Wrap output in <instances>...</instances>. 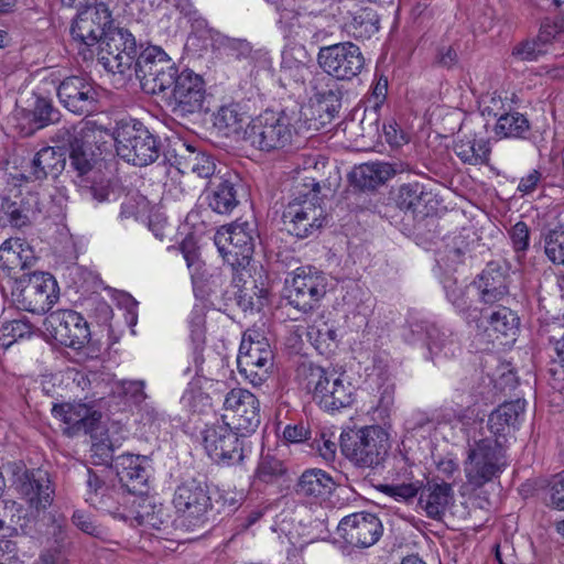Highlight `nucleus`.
I'll return each mask as SVG.
<instances>
[{
    "label": "nucleus",
    "instance_id": "obj_1",
    "mask_svg": "<svg viewBox=\"0 0 564 564\" xmlns=\"http://www.w3.org/2000/svg\"><path fill=\"white\" fill-rule=\"evenodd\" d=\"M94 130L84 126H64L59 128L52 140L68 148L69 171L73 173L74 182L85 197L97 203L110 202L118 195V189L109 178L96 167L99 153L98 148L93 144Z\"/></svg>",
    "mask_w": 564,
    "mask_h": 564
},
{
    "label": "nucleus",
    "instance_id": "obj_2",
    "mask_svg": "<svg viewBox=\"0 0 564 564\" xmlns=\"http://www.w3.org/2000/svg\"><path fill=\"white\" fill-rule=\"evenodd\" d=\"M296 375L302 387L312 393L313 400L325 411H336L352 403V386L345 382L335 370L303 361Z\"/></svg>",
    "mask_w": 564,
    "mask_h": 564
},
{
    "label": "nucleus",
    "instance_id": "obj_3",
    "mask_svg": "<svg viewBox=\"0 0 564 564\" xmlns=\"http://www.w3.org/2000/svg\"><path fill=\"white\" fill-rule=\"evenodd\" d=\"M2 292L21 311L45 314L58 301L59 289L55 278L47 272L22 274L9 279Z\"/></svg>",
    "mask_w": 564,
    "mask_h": 564
},
{
    "label": "nucleus",
    "instance_id": "obj_4",
    "mask_svg": "<svg viewBox=\"0 0 564 564\" xmlns=\"http://www.w3.org/2000/svg\"><path fill=\"white\" fill-rule=\"evenodd\" d=\"M112 137L117 154L135 166L154 163L161 155L162 141L140 120L121 119L113 128Z\"/></svg>",
    "mask_w": 564,
    "mask_h": 564
},
{
    "label": "nucleus",
    "instance_id": "obj_5",
    "mask_svg": "<svg viewBox=\"0 0 564 564\" xmlns=\"http://www.w3.org/2000/svg\"><path fill=\"white\" fill-rule=\"evenodd\" d=\"M303 187L304 189L299 191V196L291 200L282 213L283 229L299 239L315 235L325 221V212L317 204L319 183L314 178H305Z\"/></svg>",
    "mask_w": 564,
    "mask_h": 564
},
{
    "label": "nucleus",
    "instance_id": "obj_6",
    "mask_svg": "<svg viewBox=\"0 0 564 564\" xmlns=\"http://www.w3.org/2000/svg\"><path fill=\"white\" fill-rule=\"evenodd\" d=\"M340 446L349 460L364 468L382 464L390 448L388 434L377 425L341 433Z\"/></svg>",
    "mask_w": 564,
    "mask_h": 564
},
{
    "label": "nucleus",
    "instance_id": "obj_7",
    "mask_svg": "<svg viewBox=\"0 0 564 564\" xmlns=\"http://www.w3.org/2000/svg\"><path fill=\"white\" fill-rule=\"evenodd\" d=\"M294 133L292 120L284 111L267 110L247 124L245 141L260 151L271 152L289 147Z\"/></svg>",
    "mask_w": 564,
    "mask_h": 564
},
{
    "label": "nucleus",
    "instance_id": "obj_8",
    "mask_svg": "<svg viewBox=\"0 0 564 564\" xmlns=\"http://www.w3.org/2000/svg\"><path fill=\"white\" fill-rule=\"evenodd\" d=\"M172 503L180 516V525L187 531L205 528L212 499L205 482L195 478L182 481L174 490Z\"/></svg>",
    "mask_w": 564,
    "mask_h": 564
},
{
    "label": "nucleus",
    "instance_id": "obj_9",
    "mask_svg": "<svg viewBox=\"0 0 564 564\" xmlns=\"http://www.w3.org/2000/svg\"><path fill=\"white\" fill-rule=\"evenodd\" d=\"M13 488L25 503L28 518L32 521L53 503L55 485L51 474L42 468L21 469L14 473Z\"/></svg>",
    "mask_w": 564,
    "mask_h": 564
},
{
    "label": "nucleus",
    "instance_id": "obj_10",
    "mask_svg": "<svg viewBox=\"0 0 564 564\" xmlns=\"http://www.w3.org/2000/svg\"><path fill=\"white\" fill-rule=\"evenodd\" d=\"M503 458V441L486 437L475 442L464 468L468 485L477 489L492 480L506 465Z\"/></svg>",
    "mask_w": 564,
    "mask_h": 564
},
{
    "label": "nucleus",
    "instance_id": "obj_11",
    "mask_svg": "<svg viewBox=\"0 0 564 564\" xmlns=\"http://www.w3.org/2000/svg\"><path fill=\"white\" fill-rule=\"evenodd\" d=\"M109 7L102 1L88 6L79 12L70 26L73 40L79 45L78 54L83 59H91L95 52L93 46L98 44L112 24Z\"/></svg>",
    "mask_w": 564,
    "mask_h": 564
},
{
    "label": "nucleus",
    "instance_id": "obj_12",
    "mask_svg": "<svg viewBox=\"0 0 564 564\" xmlns=\"http://www.w3.org/2000/svg\"><path fill=\"white\" fill-rule=\"evenodd\" d=\"M225 420L207 424L203 431V445L208 456L218 464L236 465L246 453V436Z\"/></svg>",
    "mask_w": 564,
    "mask_h": 564
},
{
    "label": "nucleus",
    "instance_id": "obj_13",
    "mask_svg": "<svg viewBox=\"0 0 564 564\" xmlns=\"http://www.w3.org/2000/svg\"><path fill=\"white\" fill-rule=\"evenodd\" d=\"M285 284L289 305L302 314L315 311L327 291L326 278L312 267L297 268Z\"/></svg>",
    "mask_w": 564,
    "mask_h": 564
},
{
    "label": "nucleus",
    "instance_id": "obj_14",
    "mask_svg": "<svg viewBox=\"0 0 564 564\" xmlns=\"http://www.w3.org/2000/svg\"><path fill=\"white\" fill-rule=\"evenodd\" d=\"M98 44V62L107 72L123 75L131 69L138 46L128 29L111 24Z\"/></svg>",
    "mask_w": 564,
    "mask_h": 564
},
{
    "label": "nucleus",
    "instance_id": "obj_15",
    "mask_svg": "<svg viewBox=\"0 0 564 564\" xmlns=\"http://www.w3.org/2000/svg\"><path fill=\"white\" fill-rule=\"evenodd\" d=\"M317 63L327 75L337 80H351L358 76L364 66L365 57L356 44L343 42L319 48Z\"/></svg>",
    "mask_w": 564,
    "mask_h": 564
},
{
    "label": "nucleus",
    "instance_id": "obj_16",
    "mask_svg": "<svg viewBox=\"0 0 564 564\" xmlns=\"http://www.w3.org/2000/svg\"><path fill=\"white\" fill-rule=\"evenodd\" d=\"M206 89L204 79L191 69H183L172 87L166 105L176 118H187L203 109Z\"/></svg>",
    "mask_w": 564,
    "mask_h": 564
},
{
    "label": "nucleus",
    "instance_id": "obj_17",
    "mask_svg": "<svg viewBox=\"0 0 564 564\" xmlns=\"http://www.w3.org/2000/svg\"><path fill=\"white\" fill-rule=\"evenodd\" d=\"M247 223L221 228L215 235V245L224 260L235 270L245 269L253 254L254 243Z\"/></svg>",
    "mask_w": 564,
    "mask_h": 564
},
{
    "label": "nucleus",
    "instance_id": "obj_18",
    "mask_svg": "<svg viewBox=\"0 0 564 564\" xmlns=\"http://www.w3.org/2000/svg\"><path fill=\"white\" fill-rule=\"evenodd\" d=\"M223 420H229L236 431L242 435L254 433L261 422L260 402L247 389H231L224 401Z\"/></svg>",
    "mask_w": 564,
    "mask_h": 564
},
{
    "label": "nucleus",
    "instance_id": "obj_19",
    "mask_svg": "<svg viewBox=\"0 0 564 564\" xmlns=\"http://www.w3.org/2000/svg\"><path fill=\"white\" fill-rule=\"evenodd\" d=\"M44 325L57 343L72 349H82L90 338L87 322L73 310H57L50 313Z\"/></svg>",
    "mask_w": 564,
    "mask_h": 564
},
{
    "label": "nucleus",
    "instance_id": "obj_20",
    "mask_svg": "<svg viewBox=\"0 0 564 564\" xmlns=\"http://www.w3.org/2000/svg\"><path fill=\"white\" fill-rule=\"evenodd\" d=\"M61 104L75 115H89L97 110L99 93L90 78L68 76L57 87Z\"/></svg>",
    "mask_w": 564,
    "mask_h": 564
},
{
    "label": "nucleus",
    "instance_id": "obj_21",
    "mask_svg": "<svg viewBox=\"0 0 564 564\" xmlns=\"http://www.w3.org/2000/svg\"><path fill=\"white\" fill-rule=\"evenodd\" d=\"M337 533L352 546L369 547L380 539L382 524L373 513L356 512L339 521Z\"/></svg>",
    "mask_w": 564,
    "mask_h": 564
},
{
    "label": "nucleus",
    "instance_id": "obj_22",
    "mask_svg": "<svg viewBox=\"0 0 564 564\" xmlns=\"http://www.w3.org/2000/svg\"><path fill=\"white\" fill-rule=\"evenodd\" d=\"M120 485L128 494L143 496L149 490L150 460L147 456L122 454L115 458Z\"/></svg>",
    "mask_w": 564,
    "mask_h": 564
},
{
    "label": "nucleus",
    "instance_id": "obj_23",
    "mask_svg": "<svg viewBox=\"0 0 564 564\" xmlns=\"http://www.w3.org/2000/svg\"><path fill=\"white\" fill-rule=\"evenodd\" d=\"M411 336L406 339L414 344L421 339L426 340L427 348L432 355L454 357L460 350L456 336L447 330L441 329L435 324L422 321L410 325Z\"/></svg>",
    "mask_w": 564,
    "mask_h": 564
},
{
    "label": "nucleus",
    "instance_id": "obj_24",
    "mask_svg": "<svg viewBox=\"0 0 564 564\" xmlns=\"http://www.w3.org/2000/svg\"><path fill=\"white\" fill-rule=\"evenodd\" d=\"M52 413L67 425L66 432L69 435L83 432L95 437L94 431L99 425L101 419V414L98 411L84 403L54 404Z\"/></svg>",
    "mask_w": 564,
    "mask_h": 564
},
{
    "label": "nucleus",
    "instance_id": "obj_25",
    "mask_svg": "<svg viewBox=\"0 0 564 564\" xmlns=\"http://www.w3.org/2000/svg\"><path fill=\"white\" fill-rule=\"evenodd\" d=\"M473 282L479 301L486 305L492 306L509 295L508 275L494 263L488 264Z\"/></svg>",
    "mask_w": 564,
    "mask_h": 564
},
{
    "label": "nucleus",
    "instance_id": "obj_26",
    "mask_svg": "<svg viewBox=\"0 0 564 564\" xmlns=\"http://www.w3.org/2000/svg\"><path fill=\"white\" fill-rule=\"evenodd\" d=\"M525 404V400L517 399L502 403L490 413L488 427L496 438L505 442L511 432L520 427L524 421Z\"/></svg>",
    "mask_w": 564,
    "mask_h": 564
},
{
    "label": "nucleus",
    "instance_id": "obj_27",
    "mask_svg": "<svg viewBox=\"0 0 564 564\" xmlns=\"http://www.w3.org/2000/svg\"><path fill=\"white\" fill-rule=\"evenodd\" d=\"M273 352L268 339L257 329H247L243 333L237 358L238 368H251L253 365L272 364Z\"/></svg>",
    "mask_w": 564,
    "mask_h": 564
},
{
    "label": "nucleus",
    "instance_id": "obj_28",
    "mask_svg": "<svg viewBox=\"0 0 564 564\" xmlns=\"http://www.w3.org/2000/svg\"><path fill=\"white\" fill-rule=\"evenodd\" d=\"M444 291L448 302L468 324L479 321L482 312L474 306V297L477 295L474 282L463 284L458 283L456 279L446 278Z\"/></svg>",
    "mask_w": 564,
    "mask_h": 564
},
{
    "label": "nucleus",
    "instance_id": "obj_29",
    "mask_svg": "<svg viewBox=\"0 0 564 564\" xmlns=\"http://www.w3.org/2000/svg\"><path fill=\"white\" fill-rule=\"evenodd\" d=\"M205 198L213 212L230 214L239 204L237 183L224 176H214L205 189Z\"/></svg>",
    "mask_w": 564,
    "mask_h": 564
},
{
    "label": "nucleus",
    "instance_id": "obj_30",
    "mask_svg": "<svg viewBox=\"0 0 564 564\" xmlns=\"http://www.w3.org/2000/svg\"><path fill=\"white\" fill-rule=\"evenodd\" d=\"M454 499L452 485L435 480L427 481L421 487L419 496V506L432 519H441L447 507Z\"/></svg>",
    "mask_w": 564,
    "mask_h": 564
},
{
    "label": "nucleus",
    "instance_id": "obj_31",
    "mask_svg": "<svg viewBox=\"0 0 564 564\" xmlns=\"http://www.w3.org/2000/svg\"><path fill=\"white\" fill-rule=\"evenodd\" d=\"M395 166L388 162H368L360 164L350 173L351 184L362 191H372L397 174Z\"/></svg>",
    "mask_w": 564,
    "mask_h": 564
},
{
    "label": "nucleus",
    "instance_id": "obj_32",
    "mask_svg": "<svg viewBox=\"0 0 564 564\" xmlns=\"http://www.w3.org/2000/svg\"><path fill=\"white\" fill-rule=\"evenodd\" d=\"M58 147L42 148L34 155L31 164V175L36 181H43L47 177L56 178L66 166L65 152Z\"/></svg>",
    "mask_w": 564,
    "mask_h": 564
},
{
    "label": "nucleus",
    "instance_id": "obj_33",
    "mask_svg": "<svg viewBox=\"0 0 564 564\" xmlns=\"http://www.w3.org/2000/svg\"><path fill=\"white\" fill-rule=\"evenodd\" d=\"M310 87L318 107L327 113L329 119L334 118L341 107V91L334 78L316 74L310 82Z\"/></svg>",
    "mask_w": 564,
    "mask_h": 564
},
{
    "label": "nucleus",
    "instance_id": "obj_34",
    "mask_svg": "<svg viewBox=\"0 0 564 564\" xmlns=\"http://www.w3.org/2000/svg\"><path fill=\"white\" fill-rule=\"evenodd\" d=\"M454 152L465 164H486L490 155L489 141L485 138H478L476 133H465L458 135L455 141Z\"/></svg>",
    "mask_w": 564,
    "mask_h": 564
},
{
    "label": "nucleus",
    "instance_id": "obj_35",
    "mask_svg": "<svg viewBox=\"0 0 564 564\" xmlns=\"http://www.w3.org/2000/svg\"><path fill=\"white\" fill-rule=\"evenodd\" d=\"M335 488V481L329 474L323 469H306L300 476L295 492L306 498H325L332 494Z\"/></svg>",
    "mask_w": 564,
    "mask_h": 564
},
{
    "label": "nucleus",
    "instance_id": "obj_36",
    "mask_svg": "<svg viewBox=\"0 0 564 564\" xmlns=\"http://www.w3.org/2000/svg\"><path fill=\"white\" fill-rule=\"evenodd\" d=\"M130 495L121 485H115L106 495L94 500V507L111 514L113 518L127 521L133 516V505L135 500L130 501Z\"/></svg>",
    "mask_w": 564,
    "mask_h": 564
},
{
    "label": "nucleus",
    "instance_id": "obj_37",
    "mask_svg": "<svg viewBox=\"0 0 564 564\" xmlns=\"http://www.w3.org/2000/svg\"><path fill=\"white\" fill-rule=\"evenodd\" d=\"M184 151L178 154V170L182 173H194L203 178H213L216 164L214 159L204 152L197 151L194 147L182 144Z\"/></svg>",
    "mask_w": 564,
    "mask_h": 564
},
{
    "label": "nucleus",
    "instance_id": "obj_38",
    "mask_svg": "<svg viewBox=\"0 0 564 564\" xmlns=\"http://www.w3.org/2000/svg\"><path fill=\"white\" fill-rule=\"evenodd\" d=\"M248 116L238 104L221 106L214 117V126L226 137H236L245 140V124Z\"/></svg>",
    "mask_w": 564,
    "mask_h": 564
},
{
    "label": "nucleus",
    "instance_id": "obj_39",
    "mask_svg": "<svg viewBox=\"0 0 564 564\" xmlns=\"http://www.w3.org/2000/svg\"><path fill=\"white\" fill-rule=\"evenodd\" d=\"M489 329L507 338H513L520 325L519 316L516 312L505 305L495 306L490 312L482 310ZM499 336H497L498 338Z\"/></svg>",
    "mask_w": 564,
    "mask_h": 564
},
{
    "label": "nucleus",
    "instance_id": "obj_40",
    "mask_svg": "<svg viewBox=\"0 0 564 564\" xmlns=\"http://www.w3.org/2000/svg\"><path fill=\"white\" fill-rule=\"evenodd\" d=\"M392 200L395 206L415 217L424 206V197L427 195L425 187L419 182L405 183L392 192Z\"/></svg>",
    "mask_w": 564,
    "mask_h": 564
},
{
    "label": "nucleus",
    "instance_id": "obj_41",
    "mask_svg": "<svg viewBox=\"0 0 564 564\" xmlns=\"http://www.w3.org/2000/svg\"><path fill=\"white\" fill-rule=\"evenodd\" d=\"M171 61L161 47L151 45L143 48L140 54L137 53L132 66H134V74L141 84Z\"/></svg>",
    "mask_w": 564,
    "mask_h": 564
},
{
    "label": "nucleus",
    "instance_id": "obj_42",
    "mask_svg": "<svg viewBox=\"0 0 564 564\" xmlns=\"http://www.w3.org/2000/svg\"><path fill=\"white\" fill-rule=\"evenodd\" d=\"M531 124L528 118L511 109L496 121L494 133L498 139H528Z\"/></svg>",
    "mask_w": 564,
    "mask_h": 564
},
{
    "label": "nucleus",
    "instance_id": "obj_43",
    "mask_svg": "<svg viewBox=\"0 0 564 564\" xmlns=\"http://www.w3.org/2000/svg\"><path fill=\"white\" fill-rule=\"evenodd\" d=\"M31 250L21 238H9L0 246V268L2 270L24 269L30 265Z\"/></svg>",
    "mask_w": 564,
    "mask_h": 564
},
{
    "label": "nucleus",
    "instance_id": "obj_44",
    "mask_svg": "<svg viewBox=\"0 0 564 564\" xmlns=\"http://www.w3.org/2000/svg\"><path fill=\"white\" fill-rule=\"evenodd\" d=\"M31 520L21 503L0 498V533L11 536L17 533L18 527L25 528Z\"/></svg>",
    "mask_w": 564,
    "mask_h": 564
},
{
    "label": "nucleus",
    "instance_id": "obj_45",
    "mask_svg": "<svg viewBox=\"0 0 564 564\" xmlns=\"http://www.w3.org/2000/svg\"><path fill=\"white\" fill-rule=\"evenodd\" d=\"M132 517L139 524L156 530L165 528L170 521V514L163 505H156L151 499H142L139 509L133 510Z\"/></svg>",
    "mask_w": 564,
    "mask_h": 564
},
{
    "label": "nucleus",
    "instance_id": "obj_46",
    "mask_svg": "<svg viewBox=\"0 0 564 564\" xmlns=\"http://www.w3.org/2000/svg\"><path fill=\"white\" fill-rule=\"evenodd\" d=\"M180 73L181 72H178L175 63L171 61L164 67H161L155 74L145 78V80L140 84L141 88L144 93L151 95L165 94L167 90L171 91L180 76Z\"/></svg>",
    "mask_w": 564,
    "mask_h": 564
},
{
    "label": "nucleus",
    "instance_id": "obj_47",
    "mask_svg": "<svg viewBox=\"0 0 564 564\" xmlns=\"http://www.w3.org/2000/svg\"><path fill=\"white\" fill-rule=\"evenodd\" d=\"M307 337L322 355L330 352L338 343L336 327L327 322H319L310 326Z\"/></svg>",
    "mask_w": 564,
    "mask_h": 564
},
{
    "label": "nucleus",
    "instance_id": "obj_48",
    "mask_svg": "<svg viewBox=\"0 0 564 564\" xmlns=\"http://www.w3.org/2000/svg\"><path fill=\"white\" fill-rule=\"evenodd\" d=\"M214 42L218 48L224 50L229 56H232L236 59H253V53L256 51L250 42L245 39L218 35L215 37Z\"/></svg>",
    "mask_w": 564,
    "mask_h": 564
},
{
    "label": "nucleus",
    "instance_id": "obj_49",
    "mask_svg": "<svg viewBox=\"0 0 564 564\" xmlns=\"http://www.w3.org/2000/svg\"><path fill=\"white\" fill-rule=\"evenodd\" d=\"M544 252L554 264H564V226L549 229L543 235Z\"/></svg>",
    "mask_w": 564,
    "mask_h": 564
},
{
    "label": "nucleus",
    "instance_id": "obj_50",
    "mask_svg": "<svg viewBox=\"0 0 564 564\" xmlns=\"http://www.w3.org/2000/svg\"><path fill=\"white\" fill-rule=\"evenodd\" d=\"M86 474V501L94 507V500L102 497L111 488L107 477L104 474H99L97 470L91 468L85 469Z\"/></svg>",
    "mask_w": 564,
    "mask_h": 564
},
{
    "label": "nucleus",
    "instance_id": "obj_51",
    "mask_svg": "<svg viewBox=\"0 0 564 564\" xmlns=\"http://www.w3.org/2000/svg\"><path fill=\"white\" fill-rule=\"evenodd\" d=\"M285 473L282 460L265 454L261 455L260 462L256 470V477L262 482L270 484L275 481Z\"/></svg>",
    "mask_w": 564,
    "mask_h": 564
},
{
    "label": "nucleus",
    "instance_id": "obj_52",
    "mask_svg": "<svg viewBox=\"0 0 564 564\" xmlns=\"http://www.w3.org/2000/svg\"><path fill=\"white\" fill-rule=\"evenodd\" d=\"M32 113L39 128L55 123L61 117V112L53 106L52 101L42 97L36 98Z\"/></svg>",
    "mask_w": 564,
    "mask_h": 564
},
{
    "label": "nucleus",
    "instance_id": "obj_53",
    "mask_svg": "<svg viewBox=\"0 0 564 564\" xmlns=\"http://www.w3.org/2000/svg\"><path fill=\"white\" fill-rule=\"evenodd\" d=\"M1 319V333L3 337H9L11 340L9 341V345L13 341L18 340L19 338H23L26 335H31L32 333V325L26 318H15V319H8L3 316V313L0 316Z\"/></svg>",
    "mask_w": 564,
    "mask_h": 564
},
{
    "label": "nucleus",
    "instance_id": "obj_54",
    "mask_svg": "<svg viewBox=\"0 0 564 564\" xmlns=\"http://www.w3.org/2000/svg\"><path fill=\"white\" fill-rule=\"evenodd\" d=\"M546 41L547 39L542 41V36H539L538 40L521 42L513 47L512 55L520 61H535L546 53Z\"/></svg>",
    "mask_w": 564,
    "mask_h": 564
},
{
    "label": "nucleus",
    "instance_id": "obj_55",
    "mask_svg": "<svg viewBox=\"0 0 564 564\" xmlns=\"http://www.w3.org/2000/svg\"><path fill=\"white\" fill-rule=\"evenodd\" d=\"M210 399L199 387L189 384L184 391L181 403L192 412H202L210 405Z\"/></svg>",
    "mask_w": 564,
    "mask_h": 564
},
{
    "label": "nucleus",
    "instance_id": "obj_56",
    "mask_svg": "<svg viewBox=\"0 0 564 564\" xmlns=\"http://www.w3.org/2000/svg\"><path fill=\"white\" fill-rule=\"evenodd\" d=\"M514 251L524 254L530 246V230L525 223L518 221L509 231Z\"/></svg>",
    "mask_w": 564,
    "mask_h": 564
},
{
    "label": "nucleus",
    "instance_id": "obj_57",
    "mask_svg": "<svg viewBox=\"0 0 564 564\" xmlns=\"http://www.w3.org/2000/svg\"><path fill=\"white\" fill-rule=\"evenodd\" d=\"M112 185L118 189L119 193L109 203L120 200L119 217L121 219H129L131 217H135L139 210L135 197L133 195L124 193V191L117 184L112 183Z\"/></svg>",
    "mask_w": 564,
    "mask_h": 564
},
{
    "label": "nucleus",
    "instance_id": "obj_58",
    "mask_svg": "<svg viewBox=\"0 0 564 564\" xmlns=\"http://www.w3.org/2000/svg\"><path fill=\"white\" fill-rule=\"evenodd\" d=\"M72 521L76 528L86 534L95 538H100L104 534L102 528L97 525L94 519L84 511L76 510L72 516Z\"/></svg>",
    "mask_w": 564,
    "mask_h": 564
},
{
    "label": "nucleus",
    "instance_id": "obj_59",
    "mask_svg": "<svg viewBox=\"0 0 564 564\" xmlns=\"http://www.w3.org/2000/svg\"><path fill=\"white\" fill-rule=\"evenodd\" d=\"M100 429L99 425H97V429L94 431V436L91 437L93 444H91V451L95 456H97L101 463H108L109 460H113V445L110 442L108 437L105 438H98L97 433Z\"/></svg>",
    "mask_w": 564,
    "mask_h": 564
},
{
    "label": "nucleus",
    "instance_id": "obj_60",
    "mask_svg": "<svg viewBox=\"0 0 564 564\" xmlns=\"http://www.w3.org/2000/svg\"><path fill=\"white\" fill-rule=\"evenodd\" d=\"M511 109V106L507 98H501L496 94L490 95L487 99H484L482 113L492 116L497 120L502 117L506 112Z\"/></svg>",
    "mask_w": 564,
    "mask_h": 564
},
{
    "label": "nucleus",
    "instance_id": "obj_61",
    "mask_svg": "<svg viewBox=\"0 0 564 564\" xmlns=\"http://www.w3.org/2000/svg\"><path fill=\"white\" fill-rule=\"evenodd\" d=\"M271 366L272 364L260 365L259 362L253 365L251 368H246V370L242 368H238V370L253 386H260L267 379Z\"/></svg>",
    "mask_w": 564,
    "mask_h": 564
},
{
    "label": "nucleus",
    "instance_id": "obj_62",
    "mask_svg": "<svg viewBox=\"0 0 564 564\" xmlns=\"http://www.w3.org/2000/svg\"><path fill=\"white\" fill-rule=\"evenodd\" d=\"M2 207L13 227L21 228L30 223L29 216L17 206V203L7 200Z\"/></svg>",
    "mask_w": 564,
    "mask_h": 564
},
{
    "label": "nucleus",
    "instance_id": "obj_63",
    "mask_svg": "<svg viewBox=\"0 0 564 564\" xmlns=\"http://www.w3.org/2000/svg\"><path fill=\"white\" fill-rule=\"evenodd\" d=\"M122 391L124 395L130 398L134 403H141L145 400L147 394L144 392V382L143 381H123L122 382Z\"/></svg>",
    "mask_w": 564,
    "mask_h": 564
},
{
    "label": "nucleus",
    "instance_id": "obj_64",
    "mask_svg": "<svg viewBox=\"0 0 564 564\" xmlns=\"http://www.w3.org/2000/svg\"><path fill=\"white\" fill-rule=\"evenodd\" d=\"M37 564H67V557L61 546H55L42 552Z\"/></svg>",
    "mask_w": 564,
    "mask_h": 564
}]
</instances>
